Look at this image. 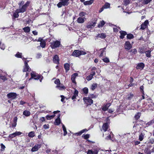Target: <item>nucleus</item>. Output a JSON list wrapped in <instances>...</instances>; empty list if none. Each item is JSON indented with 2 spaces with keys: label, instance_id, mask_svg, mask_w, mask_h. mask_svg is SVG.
Returning a JSON list of instances; mask_svg holds the SVG:
<instances>
[{
  "label": "nucleus",
  "instance_id": "nucleus-1",
  "mask_svg": "<svg viewBox=\"0 0 154 154\" xmlns=\"http://www.w3.org/2000/svg\"><path fill=\"white\" fill-rule=\"evenodd\" d=\"M23 4L24 2L23 1L21 2L19 4V8L16 10L17 12L18 13L24 12L26 11L27 8L29 6V2H27L24 5H23Z\"/></svg>",
  "mask_w": 154,
  "mask_h": 154
},
{
  "label": "nucleus",
  "instance_id": "nucleus-2",
  "mask_svg": "<svg viewBox=\"0 0 154 154\" xmlns=\"http://www.w3.org/2000/svg\"><path fill=\"white\" fill-rule=\"evenodd\" d=\"M86 54V53L85 51L79 50H75L73 52L72 55L77 57L81 55H84Z\"/></svg>",
  "mask_w": 154,
  "mask_h": 154
},
{
  "label": "nucleus",
  "instance_id": "nucleus-3",
  "mask_svg": "<svg viewBox=\"0 0 154 154\" xmlns=\"http://www.w3.org/2000/svg\"><path fill=\"white\" fill-rule=\"evenodd\" d=\"M60 2L57 5L58 8H61L63 6H67L69 4L68 2L69 0H59Z\"/></svg>",
  "mask_w": 154,
  "mask_h": 154
},
{
  "label": "nucleus",
  "instance_id": "nucleus-4",
  "mask_svg": "<svg viewBox=\"0 0 154 154\" xmlns=\"http://www.w3.org/2000/svg\"><path fill=\"white\" fill-rule=\"evenodd\" d=\"M51 47L52 49L55 48L59 47L60 43V42L58 41L53 42L51 43Z\"/></svg>",
  "mask_w": 154,
  "mask_h": 154
},
{
  "label": "nucleus",
  "instance_id": "nucleus-5",
  "mask_svg": "<svg viewBox=\"0 0 154 154\" xmlns=\"http://www.w3.org/2000/svg\"><path fill=\"white\" fill-rule=\"evenodd\" d=\"M31 78H30L29 80H31L32 78H34L35 80L39 79L41 78V76L38 75L36 74L34 72H32L31 73Z\"/></svg>",
  "mask_w": 154,
  "mask_h": 154
},
{
  "label": "nucleus",
  "instance_id": "nucleus-6",
  "mask_svg": "<svg viewBox=\"0 0 154 154\" xmlns=\"http://www.w3.org/2000/svg\"><path fill=\"white\" fill-rule=\"evenodd\" d=\"M84 101L88 105H91L93 103V100L89 97H85L83 98Z\"/></svg>",
  "mask_w": 154,
  "mask_h": 154
},
{
  "label": "nucleus",
  "instance_id": "nucleus-7",
  "mask_svg": "<svg viewBox=\"0 0 154 154\" xmlns=\"http://www.w3.org/2000/svg\"><path fill=\"white\" fill-rule=\"evenodd\" d=\"M31 71V69L28 66L27 61L24 62V66L23 69V72H30Z\"/></svg>",
  "mask_w": 154,
  "mask_h": 154
},
{
  "label": "nucleus",
  "instance_id": "nucleus-8",
  "mask_svg": "<svg viewBox=\"0 0 154 154\" xmlns=\"http://www.w3.org/2000/svg\"><path fill=\"white\" fill-rule=\"evenodd\" d=\"M109 125L108 123H104L103 124L102 127V128L101 129V131H103L104 132H106L108 131L107 129L108 128Z\"/></svg>",
  "mask_w": 154,
  "mask_h": 154
},
{
  "label": "nucleus",
  "instance_id": "nucleus-9",
  "mask_svg": "<svg viewBox=\"0 0 154 154\" xmlns=\"http://www.w3.org/2000/svg\"><path fill=\"white\" fill-rule=\"evenodd\" d=\"M17 96V94L16 93L13 92L9 93L7 95V96L8 98H12V99L15 98Z\"/></svg>",
  "mask_w": 154,
  "mask_h": 154
},
{
  "label": "nucleus",
  "instance_id": "nucleus-10",
  "mask_svg": "<svg viewBox=\"0 0 154 154\" xmlns=\"http://www.w3.org/2000/svg\"><path fill=\"white\" fill-rule=\"evenodd\" d=\"M104 135L106 136V137H105V139L106 140H108L111 139L110 132L108 131L106 132L103 133V137H104Z\"/></svg>",
  "mask_w": 154,
  "mask_h": 154
},
{
  "label": "nucleus",
  "instance_id": "nucleus-11",
  "mask_svg": "<svg viewBox=\"0 0 154 154\" xmlns=\"http://www.w3.org/2000/svg\"><path fill=\"white\" fill-rule=\"evenodd\" d=\"M125 48L128 50H129L132 47V45L129 42H126L125 43Z\"/></svg>",
  "mask_w": 154,
  "mask_h": 154
},
{
  "label": "nucleus",
  "instance_id": "nucleus-12",
  "mask_svg": "<svg viewBox=\"0 0 154 154\" xmlns=\"http://www.w3.org/2000/svg\"><path fill=\"white\" fill-rule=\"evenodd\" d=\"M41 147V146L40 145L36 144L32 148L31 150L32 152L37 151Z\"/></svg>",
  "mask_w": 154,
  "mask_h": 154
},
{
  "label": "nucleus",
  "instance_id": "nucleus-13",
  "mask_svg": "<svg viewBox=\"0 0 154 154\" xmlns=\"http://www.w3.org/2000/svg\"><path fill=\"white\" fill-rule=\"evenodd\" d=\"M22 133L19 131H17L15 133H14L12 134H10L9 135V137L11 138H13L16 136L20 135Z\"/></svg>",
  "mask_w": 154,
  "mask_h": 154
},
{
  "label": "nucleus",
  "instance_id": "nucleus-14",
  "mask_svg": "<svg viewBox=\"0 0 154 154\" xmlns=\"http://www.w3.org/2000/svg\"><path fill=\"white\" fill-rule=\"evenodd\" d=\"M78 74L77 73H75L72 74L71 76V80L73 83L76 84V81H75V79L76 77L78 76Z\"/></svg>",
  "mask_w": 154,
  "mask_h": 154
},
{
  "label": "nucleus",
  "instance_id": "nucleus-15",
  "mask_svg": "<svg viewBox=\"0 0 154 154\" xmlns=\"http://www.w3.org/2000/svg\"><path fill=\"white\" fill-rule=\"evenodd\" d=\"M148 23V21L147 20H146L141 25L140 29H145L147 26V25Z\"/></svg>",
  "mask_w": 154,
  "mask_h": 154
},
{
  "label": "nucleus",
  "instance_id": "nucleus-16",
  "mask_svg": "<svg viewBox=\"0 0 154 154\" xmlns=\"http://www.w3.org/2000/svg\"><path fill=\"white\" fill-rule=\"evenodd\" d=\"M53 61L54 63L58 64L59 63V59L57 55H55L53 58Z\"/></svg>",
  "mask_w": 154,
  "mask_h": 154
},
{
  "label": "nucleus",
  "instance_id": "nucleus-17",
  "mask_svg": "<svg viewBox=\"0 0 154 154\" xmlns=\"http://www.w3.org/2000/svg\"><path fill=\"white\" fill-rule=\"evenodd\" d=\"M98 152L97 149H94L93 150H88L87 154H97Z\"/></svg>",
  "mask_w": 154,
  "mask_h": 154
},
{
  "label": "nucleus",
  "instance_id": "nucleus-18",
  "mask_svg": "<svg viewBox=\"0 0 154 154\" xmlns=\"http://www.w3.org/2000/svg\"><path fill=\"white\" fill-rule=\"evenodd\" d=\"M106 34L104 33H102L101 34L99 33L97 35L96 37L97 38H101L102 39H103L106 37Z\"/></svg>",
  "mask_w": 154,
  "mask_h": 154
},
{
  "label": "nucleus",
  "instance_id": "nucleus-19",
  "mask_svg": "<svg viewBox=\"0 0 154 154\" xmlns=\"http://www.w3.org/2000/svg\"><path fill=\"white\" fill-rule=\"evenodd\" d=\"M144 64L143 63H140L138 64L136 66V69H142L144 67Z\"/></svg>",
  "mask_w": 154,
  "mask_h": 154
},
{
  "label": "nucleus",
  "instance_id": "nucleus-20",
  "mask_svg": "<svg viewBox=\"0 0 154 154\" xmlns=\"http://www.w3.org/2000/svg\"><path fill=\"white\" fill-rule=\"evenodd\" d=\"M60 114H59L57 118L55 120L54 122L55 125H59L60 123Z\"/></svg>",
  "mask_w": 154,
  "mask_h": 154
},
{
  "label": "nucleus",
  "instance_id": "nucleus-21",
  "mask_svg": "<svg viewBox=\"0 0 154 154\" xmlns=\"http://www.w3.org/2000/svg\"><path fill=\"white\" fill-rule=\"evenodd\" d=\"M84 19H85V17H79L77 19V21L79 23H82L84 22Z\"/></svg>",
  "mask_w": 154,
  "mask_h": 154
},
{
  "label": "nucleus",
  "instance_id": "nucleus-22",
  "mask_svg": "<svg viewBox=\"0 0 154 154\" xmlns=\"http://www.w3.org/2000/svg\"><path fill=\"white\" fill-rule=\"evenodd\" d=\"M119 32L120 33V37L121 39H123L124 38V36L127 34L126 32L124 31H120Z\"/></svg>",
  "mask_w": 154,
  "mask_h": 154
},
{
  "label": "nucleus",
  "instance_id": "nucleus-23",
  "mask_svg": "<svg viewBox=\"0 0 154 154\" xmlns=\"http://www.w3.org/2000/svg\"><path fill=\"white\" fill-rule=\"evenodd\" d=\"M111 104L110 103L107 104L106 105L103 107L102 108V110L104 111H106L108 109V107Z\"/></svg>",
  "mask_w": 154,
  "mask_h": 154
},
{
  "label": "nucleus",
  "instance_id": "nucleus-24",
  "mask_svg": "<svg viewBox=\"0 0 154 154\" xmlns=\"http://www.w3.org/2000/svg\"><path fill=\"white\" fill-rule=\"evenodd\" d=\"M56 87L58 88L60 90H62L64 89L65 87L62 84H60L59 85H57Z\"/></svg>",
  "mask_w": 154,
  "mask_h": 154
},
{
  "label": "nucleus",
  "instance_id": "nucleus-25",
  "mask_svg": "<svg viewBox=\"0 0 154 154\" xmlns=\"http://www.w3.org/2000/svg\"><path fill=\"white\" fill-rule=\"evenodd\" d=\"M145 134L143 132H142L139 136V139L140 141H142L143 139Z\"/></svg>",
  "mask_w": 154,
  "mask_h": 154
},
{
  "label": "nucleus",
  "instance_id": "nucleus-26",
  "mask_svg": "<svg viewBox=\"0 0 154 154\" xmlns=\"http://www.w3.org/2000/svg\"><path fill=\"white\" fill-rule=\"evenodd\" d=\"M84 4L85 5H90L93 2V0H90V1H87L83 2Z\"/></svg>",
  "mask_w": 154,
  "mask_h": 154
},
{
  "label": "nucleus",
  "instance_id": "nucleus-27",
  "mask_svg": "<svg viewBox=\"0 0 154 154\" xmlns=\"http://www.w3.org/2000/svg\"><path fill=\"white\" fill-rule=\"evenodd\" d=\"M23 114L26 116H29L30 115V112L29 111L26 110L23 111Z\"/></svg>",
  "mask_w": 154,
  "mask_h": 154
},
{
  "label": "nucleus",
  "instance_id": "nucleus-28",
  "mask_svg": "<svg viewBox=\"0 0 154 154\" xmlns=\"http://www.w3.org/2000/svg\"><path fill=\"white\" fill-rule=\"evenodd\" d=\"M64 68L66 70V72H67L69 69V65L67 63H66L64 64Z\"/></svg>",
  "mask_w": 154,
  "mask_h": 154
},
{
  "label": "nucleus",
  "instance_id": "nucleus-29",
  "mask_svg": "<svg viewBox=\"0 0 154 154\" xmlns=\"http://www.w3.org/2000/svg\"><path fill=\"white\" fill-rule=\"evenodd\" d=\"M96 23L94 22L92 24H88L87 26V27L88 28H91L94 27L95 26V24Z\"/></svg>",
  "mask_w": 154,
  "mask_h": 154
},
{
  "label": "nucleus",
  "instance_id": "nucleus-30",
  "mask_svg": "<svg viewBox=\"0 0 154 154\" xmlns=\"http://www.w3.org/2000/svg\"><path fill=\"white\" fill-rule=\"evenodd\" d=\"M97 83H93L91 85V89L92 90H94L97 87Z\"/></svg>",
  "mask_w": 154,
  "mask_h": 154
},
{
  "label": "nucleus",
  "instance_id": "nucleus-31",
  "mask_svg": "<svg viewBox=\"0 0 154 154\" xmlns=\"http://www.w3.org/2000/svg\"><path fill=\"white\" fill-rule=\"evenodd\" d=\"M23 29L25 32H29L30 31V29L29 27L27 26L23 28Z\"/></svg>",
  "mask_w": 154,
  "mask_h": 154
},
{
  "label": "nucleus",
  "instance_id": "nucleus-32",
  "mask_svg": "<svg viewBox=\"0 0 154 154\" xmlns=\"http://www.w3.org/2000/svg\"><path fill=\"white\" fill-rule=\"evenodd\" d=\"M105 23L104 21H101L99 23L98 26L99 28L102 27L104 25Z\"/></svg>",
  "mask_w": 154,
  "mask_h": 154
},
{
  "label": "nucleus",
  "instance_id": "nucleus-33",
  "mask_svg": "<svg viewBox=\"0 0 154 154\" xmlns=\"http://www.w3.org/2000/svg\"><path fill=\"white\" fill-rule=\"evenodd\" d=\"M55 116V115L54 114L52 115H47L46 116V117L47 120H51L53 119Z\"/></svg>",
  "mask_w": 154,
  "mask_h": 154
},
{
  "label": "nucleus",
  "instance_id": "nucleus-34",
  "mask_svg": "<svg viewBox=\"0 0 154 154\" xmlns=\"http://www.w3.org/2000/svg\"><path fill=\"white\" fill-rule=\"evenodd\" d=\"M19 13H18L17 11H16V12L14 13L13 14V19H15V18H17L19 17V14H18Z\"/></svg>",
  "mask_w": 154,
  "mask_h": 154
},
{
  "label": "nucleus",
  "instance_id": "nucleus-35",
  "mask_svg": "<svg viewBox=\"0 0 154 154\" xmlns=\"http://www.w3.org/2000/svg\"><path fill=\"white\" fill-rule=\"evenodd\" d=\"M144 152L147 154H151V151L147 148L145 149L144 150Z\"/></svg>",
  "mask_w": 154,
  "mask_h": 154
},
{
  "label": "nucleus",
  "instance_id": "nucleus-36",
  "mask_svg": "<svg viewBox=\"0 0 154 154\" xmlns=\"http://www.w3.org/2000/svg\"><path fill=\"white\" fill-rule=\"evenodd\" d=\"M28 136L30 137H33L35 136V133L34 131H31L28 134Z\"/></svg>",
  "mask_w": 154,
  "mask_h": 154
},
{
  "label": "nucleus",
  "instance_id": "nucleus-37",
  "mask_svg": "<svg viewBox=\"0 0 154 154\" xmlns=\"http://www.w3.org/2000/svg\"><path fill=\"white\" fill-rule=\"evenodd\" d=\"M151 51L148 50V51H146L145 52L146 54V57H149L151 56L150 53Z\"/></svg>",
  "mask_w": 154,
  "mask_h": 154
},
{
  "label": "nucleus",
  "instance_id": "nucleus-38",
  "mask_svg": "<svg viewBox=\"0 0 154 154\" xmlns=\"http://www.w3.org/2000/svg\"><path fill=\"white\" fill-rule=\"evenodd\" d=\"M40 46L42 48H44L46 45V42L45 41L41 42L40 43Z\"/></svg>",
  "mask_w": 154,
  "mask_h": 154
},
{
  "label": "nucleus",
  "instance_id": "nucleus-39",
  "mask_svg": "<svg viewBox=\"0 0 154 154\" xmlns=\"http://www.w3.org/2000/svg\"><path fill=\"white\" fill-rule=\"evenodd\" d=\"M153 123H154V120H152L147 123L146 125H147L146 126H149L152 125Z\"/></svg>",
  "mask_w": 154,
  "mask_h": 154
},
{
  "label": "nucleus",
  "instance_id": "nucleus-40",
  "mask_svg": "<svg viewBox=\"0 0 154 154\" xmlns=\"http://www.w3.org/2000/svg\"><path fill=\"white\" fill-rule=\"evenodd\" d=\"M134 96L133 94H128L127 96V98L128 100H131Z\"/></svg>",
  "mask_w": 154,
  "mask_h": 154
},
{
  "label": "nucleus",
  "instance_id": "nucleus-41",
  "mask_svg": "<svg viewBox=\"0 0 154 154\" xmlns=\"http://www.w3.org/2000/svg\"><path fill=\"white\" fill-rule=\"evenodd\" d=\"M22 53L19 52H17L16 54L15 55V56L17 58H22Z\"/></svg>",
  "mask_w": 154,
  "mask_h": 154
},
{
  "label": "nucleus",
  "instance_id": "nucleus-42",
  "mask_svg": "<svg viewBox=\"0 0 154 154\" xmlns=\"http://www.w3.org/2000/svg\"><path fill=\"white\" fill-rule=\"evenodd\" d=\"M62 128L64 131V135L65 136L67 134L66 128L64 125H63Z\"/></svg>",
  "mask_w": 154,
  "mask_h": 154
},
{
  "label": "nucleus",
  "instance_id": "nucleus-43",
  "mask_svg": "<svg viewBox=\"0 0 154 154\" xmlns=\"http://www.w3.org/2000/svg\"><path fill=\"white\" fill-rule=\"evenodd\" d=\"M127 37L128 39H131L134 38V35L131 34H127Z\"/></svg>",
  "mask_w": 154,
  "mask_h": 154
},
{
  "label": "nucleus",
  "instance_id": "nucleus-44",
  "mask_svg": "<svg viewBox=\"0 0 154 154\" xmlns=\"http://www.w3.org/2000/svg\"><path fill=\"white\" fill-rule=\"evenodd\" d=\"M152 0H143V3L144 4H147L150 2Z\"/></svg>",
  "mask_w": 154,
  "mask_h": 154
},
{
  "label": "nucleus",
  "instance_id": "nucleus-45",
  "mask_svg": "<svg viewBox=\"0 0 154 154\" xmlns=\"http://www.w3.org/2000/svg\"><path fill=\"white\" fill-rule=\"evenodd\" d=\"M83 91L84 93L87 94L88 93V89L87 88H85L83 89Z\"/></svg>",
  "mask_w": 154,
  "mask_h": 154
},
{
  "label": "nucleus",
  "instance_id": "nucleus-46",
  "mask_svg": "<svg viewBox=\"0 0 154 154\" xmlns=\"http://www.w3.org/2000/svg\"><path fill=\"white\" fill-rule=\"evenodd\" d=\"M110 4L108 3H106L103 6L105 9L109 8L110 6Z\"/></svg>",
  "mask_w": 154,
  "mask_h": 154
},
{
  "label": "nucleus",
  "instance_id": "nucleus-47",
  "mask_svg": "<svg viewBox=\"0 0 154 154\" xmlns=\"http://www.w3.org/2000/svg\"><path fill=\"white\" fill-rule=\"evenodd\" d=\"M54 83L57 85H59L60 84V80L58 79H56L54 81Z\"/></svg>",
  "mask_w": 154,
  "mask_h": 154
},
{
  "label": "nucleus",
  "instance_id": "nucleus-48",
  "mask_svg": "<svg viewBox=\"0 0 154 154\" xmlns=\"http://www.w3.org/2000/svg\"><path fill=\"white\" fill-rule=\"evenodd\" d=\"M140 114L138 113L135 115V118L136 119H138L140 118Z\"/></svg>",
  "mask_w": 154,
  "mask_h": 154
},
{
  "label": "nucleus",
  "instance_id": "nucleus-49",
  "mask_svg": "<svg viewBox=\"0 0 154 154\" xmlns=\"http://www.w3.org/2000/svg\"><path fill=\"white\" fill-rule=\"evenodd\" d=\"M86 14L85 12H82L79 13V15L80 17H83L85 16Z\"/></svg>",
  "mask_w": 154,
  "mask_h": 154
},
{
  "label": "nucleus",
  "instance_id": "nucleus-50",
  "mask_svg": "<svg viewBox=\"0 0 154 154\" xmlns=\"http://www.w3.org/2000/svg\"><path fill=\"white\" fill-rule=\"evenodd\" d=\"M93 77L90 74L86 77V79L88 81H90L93 78Z\"/></svg>",
  "mask_w": 154,
  "mask_h": 154
},
{
  "label": "nucleus",
  "instance_id": "nucleus-51",
  "mask_svg": "<svg viewBox=\"0 0 154 154\" xmlns=\"http://www.w3.org/2000/svg\"><path fill=\"white\" fill-rule=\"evenodd\" d=\"M82 137L85 139H87L88 138H89V134H86V135L83 134Z\"/></svg>",
  "mask_w": 154,
  "mask_h": 154
},
{
  "label": "nucleus",
  "instance_id": "nucleus-52",
  "mask_svg": "<svg viewBox=\"0 0 154 154\" xmlns=\"http://www.w3.org/2000/svg\"><path fill=\"white\" fill-rule=\"evenodd\" d=\"M139 52L140 54H143L145 52V51L144 48H140Z\"/></svg>",
  "mask_w": 154,
  "mask_h": 154
},
{
  "label": "nucleus",
  "instance_id": "nucleus-53",
  "mask_svg": "<svg viewBox=\"0 0 154 154\" xmlns=\"http://www.w3.org/2000/svg\"><path fill=\"white\" fill-rule=\"evenodd\" d=\"M103 60L105 62L107 63H108L109 62V59L107 57H106L104 59H103Z\"/></svg>",
  "mask_w": 154,
  "mask_h": 154
},
{
  "label": "nucleus",
  "instance_id": "nucleus-54",
  "mask_svg": "<svg viewBox=\"0 0 154 154\" xmlns=\"http://www.w3.org/2000/svg\"><path fill=\"white\" fill-rule=\"evenodd\" d=\"M129 0H124V5H126L128 4H129Z\"/></svg>",
  "mask_w": 154,
  "mask_h": 154
},
{
  "label": "nucleus",
  "instance_id": "nucleus-55",
  "mask_svg": "<svg viewBox=\"0 0 154 154\" xmlns=\"http://www.w3.org/2000/svg\"><path fill=\"white\" fill-rule=\"evenodd\" d=\"M0 78L4 81H5L7 80V79L6 77H5V76L2 75H0Z\"/></svg>",
  "mask_w": 154,
  "mask_h": 154
},
{
  "label": "nucleus",
  "instance_id": "nucleus-56",
  "mask_svg": "<svg viewBox=\"0 0 154 154\" xmlns=\"http://www.w3.org/2000/svg\"><path fill=\"white\" fill-rule=\"evenodd\" d=\"M41 54L40 53H38L36 54V57L37 58H39L41 57Z\"/></svg>",
  "mask_w": 154,
  "mask_h": 154
},
{
  "label": "nucleus",
  "instance_id": "nucleus-57",
  "mask_svg": "<svg viewBox=\"0 0 154 154\" xmlns=\"http://www.w3.org/2000/svg\"><path fill=\"white\" fill-rule=\"evenodd\" d=\"M60 97H61V101L62 102H63V103H65V102L64 101V99H65V97L64 96H63V95H61L60 96Z\"/></svg>",
  "mask_w": 154,
  "mask_h": 154
},
{
  "label": "nucleus",
  "instance_id": "nucleus-58",
  "mask_svg": "<svg viewBox=\"0 0 154 154\" xmlns=\"http://www.w3.org/2000/svg\"><path fill=\"white\" fill-rule=\"evenodd\" d=\"M43 127L45 129H48L49 128V125H44L43 126Z\"/></svg>",
  "mask_w": 154,
  "mask_h": 154
},
{
  "label": "nucleus",
  "instance_id": "nucleus-59",
  "mask_svg": "<svg viewBox=\"0 0 154 154\" xmlns=\"http://www.w3.org/2000/svg\"><path fill=\"white\" fill-rule=\"evenodd\" d=\"M148 141H149V143H150L152 144H153L154 143V140L153 139H149V140Z\"/></svg>",
  "mask_w": 154,
  "mask_h": 154
},
{
  "label": "nucleus",
  "instance_id": "nucleus-60",
  "mask_svg": "<svg viewBox=\"0 0 154 154\" xmlns=\"http://www.w3.org/2000/svg\"><path fill=\"white\" fill-rule=\"evenodd\" d=\"M83 133L81 131H79V132H77V133H76L75 134L76 135H81Z\"/></svg>",
  "mask_w": 154,
  "mask_h": 154
},
{
  "label": "nucleus",
  "instance_id": "nucleus-61",
  "mask_svg": "<svg viewBox=\"0 0 154 154\" xmlns=\"http://www.w3.org/2000/svg\"><path fill=\"white\" fill-rule=\"evenodd\" d=\"M78 91L77 90H76V89H75V90L74 95H76V96H77L78 95Z\"/></svg>",
  "mask_w": 154,
  "mask_h": 154
},
{
  "label": "nucleus",
  "instance_id": "nucleus-62",
  "mask_svg": "<svg viewBox=\"0 0 154 154\" xmlns=\"http://www.w3.org/2000/svg\"><path fill=\"white\" fill-rule=\"evenodd\" d=\"M95 74V71L91 72V73L90 75H91L93 77L94 75Z\"/></svg>",
  "mask_w": 154,
  "mask_h": 154
},
{
  "label": "nucleus",
  "instance_id": "nucleus-63",
  "mask_svg": "<svg viewBox=\"0 0 154 154\" xmlns=\"http://www.w3.org/2000/svg\"><path fill=\"white\" fill-rule=\"evenodd\" d=\"M20 104L21 105H23L26 103V102L23 101L21 100L20 102Z\"/></svg>",
  "mask_w": 154,
  "mask_h": 154
},
{
  "label": "nucleus",
  "instance_id": "nucleus-64",
  "mask_svg": "<svg viewBox=\"0 0 154 154\" xmlns=\"http://www.w3.org/2000/svg\"><path fill=\"white\" fill-rule=\"evenodd\" d=\"M32 32L34 35H37L38 34V32L36 31H33Z\"/></svg>",
  "mask_w": 154,
  "mask_h": 154
}]
</instances>
